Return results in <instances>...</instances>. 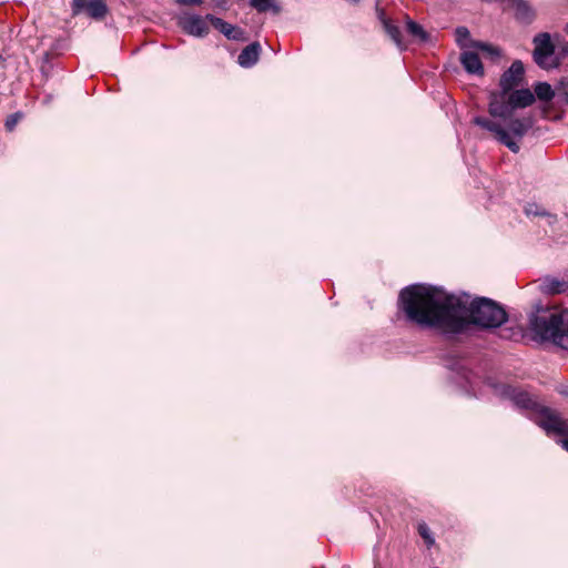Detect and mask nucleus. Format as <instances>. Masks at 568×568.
Returning <instances> with one entry per match:
<instances>
[{"mask_svg": "<svg viewBox=\"0 0 568 568\" xmlns=\"http://www.w3.org/2000/svg\"><path fill=\"white\" fill-rule=\"evenodd\" d=\"M479 53L483 54L480 49H467L460 54V62L468 73L483 75L484 68L479 58Z\"/></svg>", "mask_w": 568, "mask_h": 568, "instance_id": "nucleus-12", "label": "nucleus"}, {"mask_svg": "<svg viewBox=\"0 0 568 568\" xmlns=\"http://www.w3.org/2000/svg\"><path fill=\"white\" fill-rule=\"evenodd\" d=\"M20 119V115L19 114H13L11 115L10 118H8V120L6 121V128L9 130V131H12L14 129V126L17 125L18 121Z\"/></svg>", "mask_w": 568, "mask_h": 568, "instance_id": "nucleus-25", "label": "nucleus"}, {"mask_svg": "<svg viewBox=\"0 0 568 568\" xmlns=\"http://www.w3.org/2000/svg\"><path fill=\"white\" fill-rule=\"evenodd\" d=\"M176 1L182 4H200V3H202V0H176Z\"/></svg>", "mask_w": 568, "mask_h": 568, "instance_id": "nucleus-27", "label": "nucleus"}, {"mask_svg": "<svg viewBox=\"0 0 568 568\" xmlns=\"http://www.w3.org/2000/svg\"><path fill=\"white\" fill-rule=\"evenodd\" d=\"M541 291L547 294H559L568 288L566 282L552 277H546L541 283Z\"/></svg>", "mask_w": 568, "mask_h": 568, "instance_id": "nucleus-18", "label": "nucleus"}, {"mask_svg": "<svg viewBox=\"0 0 568 568\" xmlns=\"http://www.w3.org/2000/svg\"><path fill=\"white\" fill-rule=\"evenodd\" d=\"M474 122L491 132L499 142L513 152L517 153L519 151V144L510 138L509 133L499 123L486 118H476Z\"/></svg>", "mask_w": 568, "mask_h": 568, "instance_id": "nucleus-7", "label": "nucleus"}, {"mask_svg": "<svg viewBox=\"0 0 568 568\" xmlns=\"http://www.w3.org/2000/svg\"><path fill=\"white\" fill-rule=\"evenodd\" d=\"M179 26L184 32L194 37H204L210 31V19L197 14L185 13L180 17Z\"/></svg>", "mask_w": 568, "mask_h": 568, "instance_id": "nucleus-5", "label": "nucleus"}, {"mask_svg": "<svg viewBox=\"0 0 568 568\" xmlns=\"http://www.w3.org/2000/svg\"><path fill=\"white\" fill-rule=\"evenodd\" d=\"M88 2H89L88 0H74L73 1L74 12L77 13V12H79L82 9L87 10Z\"/></svg>", "mask_w": 568, "mask_h": 568, "instance_id": "nucleus-26", "label": "nucleus"}, {"mask_svg": "<svg viewBox=\"0 0 568 568\" xmlns=\"http://www.w3.org/2000/svg\"><path fill=\"white\" fill-rule=\"evenodd\" d=\"M531 126L532 119L526 116L521 119H510L505 130L509 133L510 138L516 141L515 139H521Z\"/></svg>", "mask_w": 568, "mask_h": 568, "instance_id": "nucleus-14", "label": "nucleus"}, {"mask_svg": "<svg viewBox=\"0 0 568 568\" xmlns=\"http://www.w3.org/2000/svg\"><path fill=\"white\" fill-rule=\"evenodd\" d=\"M261 47L258 43H252L247 45L242 52L239 54L237 61L239 64L248 68L255 64L258 60Z\"/></svg>", "mask_w": 568, "mask_h": 568, "instance_id": "nucleus-17", "label": "nucleus"}, {"mask_svg": "<svg viewBox=\"0 0 568 568\" xmlns=\"http://www.w3.org/2000/svg\"><path fill=\"white\" fill-rule=\"evenodd\" d=\"M210 19L211 26L222 32L227 39L232 40H241L243 39V31L227 22H224L220 18H215L211 14H207Z\"/></svg>", "mask_w": 568, "mask_h": 568, "instance_id": "nucleus-15", "label": "nucleus"}, {"mask_svg": "<svg viewBox=\"0 0 568 568\" xmlns=\"http://www.w3.org/2000/svg\"><path fill=\"white\" fill-rule=\"evenodd\" d=\"M508 92L491 93L489 101V114L495 118H509L511 114V105L509 103Z\"/></svg>", "mask_w": 568, "mask_h": 568, "instance_id": "nucleus-10", "label": "nucleus"}, {"mask_svg": "<svg viewBox=\"0 0 568 568\" xmlns=\"http://www.w3.org/2000/svg\"><path fill=\"white\" fill-rule=\"evenodd\" d=\"M538 425L548 434L562 435L565 438L560 443L568 450V422L562 419L559 414L552 409H542Z\"/></svg>", "mask_w": 568, "mask_h": 568, "instance_id": "nucleus-4", "label": "nucleus"}, {"mask_svg": "<svg viewBox=\"0 0 568 568\" xmlns=\"http://www.w3.org/2000/svg\"><path fill=\"white\" fill-rule=\"evenodd\" d=\"M418 532L428 546L434 544V539L430 536V530L426 524L422 523L418 525Z\"/></svg>", "mask_w": 568, "mask_h": 568, "instance_id": "nucleus-24", "label": "nucleus"}, {"mask_svg": "<svg viewBox=\"0 0 568 568\" xmlns=\"http://www.w3.org/2000/svg\"><path fill=\"white\" fill-rule=\"evenodd\" d=\"M508 97L513 110L529 106L535 101L534 93L528 89L511 91Z\"/></svg>", "mask_w": 568, "mask_h": 568, "instance_id": "nucleus-16", "label": "nucleus"}, {"mask_svg": "<svg viewBox=\"0 0 568 568\" xmlns=\"http://www.w3.org/2000/svg\"><path fill=\"white\" fill-rule=\"evenodd\" d=\"M456 41L459 44V47L464 50L467 49H480L484 55H498L499 52L495 47H491L484 42H474L470 39V33L467 28L459 27L455 31Z\"/></svg>", "mask_w": 568, "mask_h": 568, "instance_id": "nucleus-9", "label": "nucleus"}, {"mask_svg": "<svg viewBox=\"0 0 568 568\" xmlns=\"http://www.w3.org/2000/svg\"><path fill=\"white\" fill-rule=\"evenodd\" d=\"M529 324L540 339L568 349V310L540 308L530 317Z\"/></svg>", "mask_w": 568, "mask_h": 568, "instance_id": "nucleus-2", "label": "nucleus"}, {"mask_svg": "<svg viewBox=\"0 0 568 568\" xmlns=\"http://www.w3.org/2000/svg\"><path fill=\"white\" fill-rule=\"evenodd\" d=\"M508 397L515 403L516 406L531 409L537 413L536 423L538 424L542 409H549L548 407L541 406L537 399L525 390L509 387L507 389Z\"/></svg>", "mask_w": 568, "mask_h": 568, "instance_id": "nucleus-8", "label": "nucleus"}, {"mask_svg": "<svg viewBox=\"0 0 568 568\" xmlns=\"http://www.w3.org/2000/svg\"><path fill=\"white\" fill-rule=\"evenodd\" d=\"M525 212L528 216H541L546 215V212L539 207L537 204H528L525 209ZM548 223L551 224L555 220V216L547 214Z\"/></svg>", "mask_w": 568, "mask_h": 568, "instance_id": "nucleus-23", "label": "nucleus"}, {"mask_svg": "<svg viewBox=\"0 0 568 568\" xmlns=\"http://www.w3.org/2000/svg\"><path fill=\"white\" fill-rule=\"evenodd\" d=\"M560 393H561L562 395H565V396H567V397H568V386H565V387L560 390Z\"/></svg>", "mask_w": 568, "mask_h": 568, "instance_id": "nucleus-28", "label": "nucleus"}, {"mask_svg": "<svg viewBox=\"0 0 568 568\" xmlns=\"http://www.w3.org/2000/svg\"><path fill=\"white\" fill-rule=\"evenodd\" d=\"M406 31L414 39H417L419 41H426V39H427V33L422 28V26H419L418 23H416L415 21H413L409 18H406Z\"/></svg>", "mask_w": 568, "mask_h": 568, "instance_id": "nucleus-20", "label": "nucleus"}, {"mask_svg": "<svg viewBox=\"0 0 568 568\" xmlns=\"http://www.w3.org/2000/svg\"><path fill=\"white\" fill-rule=\"evenodd\" d=\"M524 75V65L520 61H515L510 68L503 74L500 87L503 91L510 92L515 87L520 84Z\"/></svg>", "mask_w": 568, "mask_h": 568, "instance_id": "nucleus-11", "label": "nucleus"}, {"mask_svg": "<svg viewBox=\"0 0 568 568\" xmlns=\"http://www.w3.org/2000/svg\"><path fill=\"white\" fill-rule=\"evenodd\" d=\"M534 59L542 69H552L558 65L555 57V47L548 33H540L534 38Z\"/></svg>", "mask_w": 568, "mask_h": 568, "instance_id": "nucleus-3", "label": "nucleus"}, {"mask_svg": "<svg viewBox=\"0 0 568 568\" xmlns=\"http://www.w3.org/2000/svg\"><path fill=\"white\" fill-rule=\"evenodd\" d=\"M384 28H385V31L387 32V34L390 37V39L398 45V47H402L403 45V40L400 38V31L399 29L392 24L389 21H384Z\"/></svg>", "mask_w": 568, "mask_h": 568, "instance_id": "nucleus-22", "label": "nucleus"}, {"mask_svg": "<svg viewBox=\"0 0 568 568\" xmlns=\"http://www.w3.org/2000/svg\"><path fill=\"white\" fill-rule=\"evenodd\" d=\"M508 8L514 11L516 19L523 23H530L535 19L534 9L524 0H508Z\"/></svg>", "mask_w": 568, "mask_h": 568, "instance_id": "nucleus-13", "label": "nucleus"}, {"mask_svg": "<svg viewBox=\"0 0 568 568\" xmlns=\"http://www.w3.org/2000/svg\"><path fill=\"white\" fill-rule=\"evenodd\" d=\"M560 85H561L562 88H566V87L568 88V81H567V82L562 81V82L560 83Z\"/></svg>", "mask_w": 568, "mask_h": 568, "instance_id": "nucleus-29", "label": "nucleus"}, {"mask_svg": "<svg viewBox=\"0 0 568 568\" xmlns=\"http://www.w3.org/2000/svg\"><path fill=\"white\" fill-rule=\"evenodd\" d=\"M399 300L406 316L424 326L458 331L466 323L497 327L507 320L505 310L491 300L481 297L470 302L469 296L457 297L425 285L403 290Z\"/></svg>", "mask_w": 568, "mask_h": 568, "instance_id": "nucleus-1", "label": "nucleus"}, {"mask_svg": "<svg viewBox=\"0 0 568 568\" xmlns=\"http://www.w3.org/2000/svg\"><path fill=\"white\" fill-rule=\"evenodd\" d=\"M87 11L92 18L99 19L105 16L106 7L102 0H89Z\"/></svg>", "mask_w": 568, "mask_h": 568, "instance_id": "nucleus-19", "label": "nucleus"}, {"mask_svg": "<svg viewBox=\"0 0 568 568\" xmlns=\"http://www.w3.org/2000/svg\"><path fill=\"white\" fill-rule=\"evenodd\" d=\"M474 122L491 132L499 142L513 152L517 153L519 151V144L510 138L509 133L499 123L486 118H476Z\"/></svg>", "mask_w": 568, "mask_h": 568, "instance_id": "nucleus-6", "label": "nucleus"}, {"mask_svg": "<svg viewBox=\"0 0 568 568\" xmlns=\"http://www.w3.org/2000/svg\"><path fill=\"white\" fill-rule=\"evenodd\" d=\"M536 97L540 101H550L555 97V91L547 82H539L535 85Z\"/></svg>", "mask_w": 568, "mask_h": 568, "instance_id": "nucleus-21", "label": "nucleus"}]
</instances>
